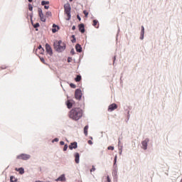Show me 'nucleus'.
<instances>
[{"instance_id":"obj_1","label":"nucleus","mask_w":182,"mask_h":182,"mask_svg":"<svg viewBox=\"0 0 182 182\" xmlns=\"http://www.w3.org/2000/svg\"><path fill=\"white\" fill-rule=\"evenodd\" d=\"M68 116L72 120L77 122V120H80L82 116H83V110L80 107L73 108L70 111Z\"/></svg>"},{"instance_id":"obj_2","label":"nucleus","mask_w":182,"mask_h":182,"mask_svg":"<svg viewBox=\"0 0 182 182\" xmlns=\"http://www.w3.org/2000/svg\"><path fill=\"white\" fill-rule=\"evenodd\" d=\"M54 48L56 52H63V50L66 49V44H65L62 41H57L54 43Z\"/></svg>"},{"instance_id":"obj_3","label":"nucleus","mask_w":182,"mask_h":182,"mask_svg":"<svg viewBox=\"0 0 182 182\" xmlns=\"http://www.w3.org/2000/svg\"><path fill=\"white\" fill-rule=\"evenodd\" d=\"M72 11V8L70 7V4L67 3L64 4V14L66 15V21H70V18L72 16L70 15V12Z\"/></svg>"},{"instance_id":"obj_4","label":"nucleus","mask_w":182,"mask_h":182,"mask_svg":"<svg viewBox=\"0 0 182 182\" xmlns=\"http://www.w3.org/2000/svg\"><path fill=\"white\" fill-rule=\"evenodd\" d=\"M18 160H29L31 159V155L26 154H21L16 156Z\"/></svg>"},{"instance_id":"obj_5","label":"nucleus","mask_w":182,"mask_h":182,"mask_svg":"<svg viewBox=\"0 0 182 182\" xmlns=\"http://www.w3.org/2000/svg\"><path fill=\"white\" fill-rule=\"evenodd\" d=\"M46 50L48 55L52 56L53 55V50H52V47L48 43L46 44Z\"/></svg>"},{"instance_id":"obj_6","label":"nucleus","mask_w":182,"mask_h":182,"mask_svg":"<svg viewBox=\"0 0 182 182\" xmlns=\"http://www.w3.org/2000/svg\"><path fill=\"white\" fill-rule=\"evenodd\" d=\"M38 15L41 22H46V17L43 16L42 9H38Z\"/></svg>"},{"instance_id":"obj_7","label":"nucleus","mask_w":182,"mask_h":182,"mask_svg":"<svg viewBox=\"0 0 182 182\" xmlns=\"http://www.w3.org/2000/svg\"><path fill=\"white\" fill-rule=\"evenodd\" d=\"M75 97L77 100H80L82 99V90L77 89L75 90Z\"/></svg>"},{"instance_id":"obj_8","label":"nucleus","mask_w":182,"mask_h":182,"mask_svg":"<svg viewBox=\"0 0 182 182\" xmlns=\"http://www.w3.org/2000/svg\"><path fill=\"white\" fill-rule=\"evenodd\" d=\"M149 139H145V140H144L142 142H141V144H142V149L144 150H147V144L149 143Z\"/></svg>"},{"instance_id":"obj_9","label":"nucleus","mask_w":182,"mask_h":182,"mask_svg":"<svg viewBox=\"0 0 182 182\" xmlns=\"http://www.w3.org/2000/svg\"><path fill=\"white\" fill-rule=\"evenodd\" d=\"M116 109H117V105L113 103L109 106L108 110L109 112H113V110H116Z\"/></svg>"},{"instance_id":"obj_10","label":"nucleus","mask_w":182,"mask_h":182,"mask_svg":"<svg viewBox=\"0 0 182 182\" xmlns=\"http://www.w3.org/2000/svg\"><path fill=\"white\" fill-rule=\"evenodd\" d=\"M70 150H73V149H77V142H73L69 146Z\"/></svg>"},{"instance_id":"obj_11","label":"nucleus","mask_w":182,"mask_h":182,"mask_svg":"<svg viewBox=\"0 0 182 182\" xmlns=\"http://www.w3.org/2000/svg\"><path fill=\"white\" fill-rule=\"evenodd\" d=\"M73 100H68L67 101V107H68V109H72L73 106Z\"/></svg>"},{"instance_id":"obj_12","label":"nucleus","mask_w":182,"mask_h":182,"mask_svg":"<svg viewBox=\"0 0 182 182\" xmlns=\"http://www.w3.org/2000/svg\"><path fill=\"white\" fill-rule=\"evenodd\" d=\"M55 181H66L65 174H63L60 176H59L57 179H55Z\"/></svg>"},{"instance_id":"obj_13","label":"nucleus","mask_w":182,"mask_h":182,"mask_svg":"<svg viewBox=\"0 0 182 182\" xmlns=\"http://www.w3.org/2000/svg\"><path fill=\"white\" fill-rule=\"evenodd\" d=\"M80 159V155L79 153H75V161L77 164H79V159Z\"/></svg>"},{"instance_id":"obj_14","label":"nucleus","mask_w":182,"mask_h":182,"mask_svg":"<svg viewBox=\"0 0 182 182\" xmlns=\"http://www.w3.org/2000/svg\"><path fill=\"white\" fill-rule=\"evenodd\" d=\"M79 31L81 33H85V24L81 23L79 25Z\"/></svg>"},{"instance_id":"obj_15","label":"nucleus","mask_w":182,"mask_h":182,"mask_svg":"<svg viewBox=\"0 0 182 182\" xmlns=\"http://www.w3.org/2000/svg\"><path fill=\"white\" fill-rule=\"evenodd\" d=\"M58 31H59V26L53 24V29H52L53 33H55V32H58Z\"/></svg>"},{"instance_id":"obj_16","label":"nucleus","mask_w":182,"mask_h":182,"mask_svg":"<svg viewBox=\"0 0 182 182\" xmlns=\"http://www.w3.org/2000/svg\"><path fill=\"white\" fill-rule=\"evenodd\" d=\"M140 39H141V40L144 39V26H141Z\"/></svg>"},{"instance_id":"obj_17","label":"nucleus","mask_w":182,"mask_h":182,"mask_svg":"<svg viewBox=\"0 0 182 182\" xmlns=\"http://www.w3.org/2000/svg\"><path fill=\"white\" fill-rule=\"evenodd\" d=\"M75 49L77 52H79V53L82 52V46H80V44H76Z\"/></svg>"},{"instance_id":"obj_18","label":"nucleus","mask_w":182,"mask_h":182,"mask_svg":"<svg viewBox=\"0 0 182 182\" xmlns=\"http://www.w3.org/2000/svg\"><path fill=\"white\" fill-rule=\"evenodd\" d=\"M92 25L95 28H99V21L97 20H93Z\"/></svg>"},{"instance_id":"obj_19","label":"nucleus","mask_w":182,"mask_h":182,"mask_svg":"<svg viewBox=\"0 0 182 182\" xmlns=\"http://www.w3.org/2000/svg\"><path fill=\"white\" fill-rule=\"evenodd\" d=\"M87 130H89V126L86 125L85 127H84V134L85 136H87Z\"/></svg>"},{"instance_id":"obj_20","label":"nucleus","mask_w":182,"mask_h":182,"mask_svg":"<svg viewBox=\"0 0 182 182\" xmlns=\"http://www.w3.org/2000/svg\"><path fill=\"white\" fill-rule=\"evenodd\" d=\"M75 82H80L82 80V76L80 75H77V77L75 79Z\"/></svg>"},{"instance_id":"obj_21","label":"nucleus","mask_w":182,"mask_h":182,"mask_svg":"<svg viewBox=\"0 0 182 182\" xmlns=\"http://www.w3.org/2000/svg\"><path fill=\"white\" fill-rule=\"evenodd\" d=\"M10 181L11 182H16V181H18V179H16L14 176H11Z\"/></svg>"},{"instance_id":"obj_22","label":"nucleus","mask_w":182,"mask_h":182,"mask_svg":"<svg viewBox=\"0 0 182 182\" xmlns=\"http://www.w3.org/2000/svg\"><path fill=\"white\" fill-rule=\"evenodd\" d=\"M41 5H43V6L49 5V1H41Z\"/></svg>"},{"instance_id":"obj_23","label":"nucleus","mask_w":182,"mask_h":182,"mask_svg":"<svg viewBox=\"0 0 182 182\" xmlns=\"http://www.w3.org/2000/svg\"><path fill=\"white\" fill-rule=\"evenodd\" d=\"M18 171H19L20 174H23V173H25V171L23 168H18Z\"/></svg>"},{"instance_id":"obj_24","label":"nucleus","mask_w":182,"mask_h":182,"mask_svg":"<svg viewBox=\"0 0 182 182\" xmlns=\"http://www.w3.org/2000/svg\"><path fill=\"white\" fill-rule=\"evenodd\" d=\"M39 53H40V55H43V53H45V49H43V48L40 49Z\"/></svg>"},{"instance_id":"obj_25","label":"nucleus","mask_w":182,"mask_h":182,"mask_svg":"<svg viewBox=\"0 0 182 182\" xmlns=\"http://www.w3.org/2000/svg\"><path fill=\"white\" fill-rule=\"evenodd\" d=\"M83 14H84L85 18H87V16H88V15H89V12H87V11L85 10V11H83Z\"/></svg>"},{"instance_id":"obj_26","label":"nucleus","mask_w":182,"mask_h":182,"mask_svg":"<svg viewBox=\"0 0 182 182\" xmlns=\"http://www.w3.org/2000/svg\"><path fill=\"white\" fill-rule=\"evenodd\" d=\"M33 10V6H32V4H28V11H32Z\"/></svg>"},{"instance_id":"obj_27","label":"nucleus","mask_w":182,"mask_h":182,"mask_svg":"<svg viewBox=\"0 0 182 182\" xmlns=\"http://www.w3.org/2000/svg\"><path fill=\"white\" fill-rule=\"evenodd\" d=\"M70 87H72L73 89H76V85H75V84H73V83L70 84Z\"/></svg>"},{"instance_id":"obj_28","label":"nucleus","mask_w":182,"mask_h":182,"mask_svg":"<svg viewBox=\"0 0 182 182\" xmlns=\"http://www.w3.org/2000/svg\"><path fill=\"white\" fill-rule=\"evenodd\" d=\"M33 28H39L40 25L39 23H36V24H33Z\"/></svg>"},{"instance_id":"obj_29","label":"nucleus","mask_w":182,"mask_h":182,"mask_svg":"<svg viewBox=\"0 0 182 182\" xmlns=\"http://www.w3.org/2000/svg\"><path fill=\"white\" fill-rule=\"evenodd\" d=\"M40 60H41V62H42V63H44V65L46 64L45 63V58H40Z\"/></svg>"},{"instance_id":"obj_30","label":"nucleus","mask_w":182,"mask_h":182,"mask_svg":"<svg viewBox=\"0 0 182 182\" xmlns=\"http://www.w3.org/2000/svg\"><path fill=\"white\" fill-rule=\"evenodd\" d=\"M108 150H114V146H109L107 147Z\"/></svg>"},{"instance_id":"obj_31","label":"nucleus","mask_w":182,"mask_h":182,"mask_svg":"<svg viewBox=\"0 0 182 182\" xmlns=\"http://www.w3.org/2000/svg\"><path fill=\"white\" fill-rule=\"evenodd\" d=\"M66 150H68V144H65L63 148L64 151H66Z\"/></svg>"},{"instance_id":"obj_32","label":"nucleus","mask_w":182,"mask_h":182,"mask_svg":"<svg viewBox=\"0 0 182 182\" xmlns=\"http://www.w3.org/2000/svg\"><path fill=\"white\" fill-rule=\"evenodd\" d=\"M96 171V168H95V166H92V168L90 170V172L92 173V171Z\"/></svg>"},{"instance_id":"obj_33","label":"nucleus","mask_w":182,"mask_h":182,"mask_svg":"<svg viewBox=\"0 0 182 182\" xmlns=\"http://www.w3.org/2000/svg\"><path fill=\"white\" fill-rule=\"evenodd\" d=\"M47 16H50L52 15V13L50 11H48L46 14Z\"/></svg>"},{"instance_id":"obj_34","label":"nucleus","mask_w":182,"mask_h":182,"mask_svg":"<svg viewBox=\"0 0 182 182\" xmlns=\"http://www.w3.org/2000/svg\"><path fill=\"white\" fill-rule=\"evenodd\" d=\"M72 38H73V40H72L73 43H75L76 42V38H75V36H72Z\"/></svg>"},{"instance_id":"obj_35","label":"nucleus","mask_w":182,"mask_h":182,"mask_svg":"<svg viewBox=\"0 0 182 182\" xmlns=\"http://www.w3.org/2000/svg\"><path fill=\"white\" fill-rule=\"evenodd\" d=\"M55 141H59V139L58 138H55L53 140V143L55 142Z\"/></svg>"},{"instance_id":"obj_36","label":"nucleus","mask_w":182,"mask_h":182,"mask_svg":"<svg viewBox=\"0 0 182 182\" xmlns=\"http://www.w3.org/2000/svg\"><path fill=\"white\" fill-rule=\"evenodd\" d=\"M60 146H64L65 145V142L63 141H61L60 142Z\"/></svg>"},{"instance_id":"obj_37","label":"nucleus","mask_w":182,"mask_h":182,"mask_svg":"<svg viewBox=\"0 0 182 182\" xmlns=\"http://www.w3.org/2000/svg\"><path fill=\"white\" fill-rule=\"evenodd\" d=\"M117 161V156H115V157H114V164H116Z\"/></svg>"},{"instance_id":"obj_38","label":"nucleus","mask_w":182,"mask_h":182,"mask_svg":"<svg viewBox=\"0 0 182 182\" xmlns=\"http://www.w3.org/2000/svg\"><path fill=\"white\" fill-rule=\"evenodd\" d=\"M41 49H43V48H42V46H38V50H40Z\"/></svg>"},{"instance_id":"obj_39","label":"nucleus","mask_w":182,"mask_h":182,"mask_svg":"<svg viewBox=\"0 0 182 182\" xmlns=\"http://www.w3.org/2000/svg\"><path fill=\"white\" fill-rule=\"evenodd\" d=\"M107 182H112L109 176L107 177Z\"/></svg>"},{"instance_id":"obj_40","label":"nucleus","mask_w":182,"mask_h":182,"mask_svg":"<svg viewBox=\"0 0 182 182\" xmlns=\"http://www.w3.org/2000/svg\"><path fill=\"white\" fill-rule=\"evenodd\" d=\"M77 18L78 19V21H82V18L79 15L77 16Z\"/></svg>"},{"instance_id":"obj_41","label":"nucleus","mask_w":182,"mask_h":182,"mask_svg":"<svg viewBox=\"0 0 182 182\" xmlns=\"http://www.w3.org/2000/svg\"><path fill=\"white\" fill-rule=\"evenodd\" d=\"M88 144H93V142L92 141V140L88 141Z\"/></svg>"},{"instance_id":"obj_42","label":"nucleus","mask_w":182,"mask_h":182,"mask_svg":"<svg viewBox=\"0 0 182 182\" xmlns=\"http://www.w3.org/2000/svg\"><path fill=\"white\" fill-rule=\"evenodd\" d=\"M45 9H49V6H44Z\"/></svg>"},{"instance_id":"obj_43","label":"nucleus","mask_w":182,"mask_h":182,"mask_svg":"<svg viewBox=\"0 0 182 182\" xmlns=\"http://www.w3.org/2000/svg\"><path fill=\"white\" fill-rule=\"evenodd\" d=\"M75 29H76V26H73L72 27V30H73V31H75Z\"/></svg>"},{"instance_id":"obj_44","label":"nucleus","mask_w":182,"mask_h":182,"mask_svg":"<svg viewBox=\"0 0 182 182\" xmlns=\"http://www.w3.org/2000/svg\"><path fill=\"white\" fill-rule=\"evenodd\" d=\"M33 0H28V2H32Z\"/></svg>"},{"instance_id":"obj_45","label":"nucleus","mask_w":182,"mask_h":182,"mask_svg":"<svg viewBox=\"0 0 182 182\" xmlns=\"http://www.w3.org/2000/svg\"><path fill=\"white\" fill-rule=\"evenodd\" d=\"M73 0H70V2H72Z\"/></svg>"},{"instance_id":"obj_46","label":"nucleus","mask_w":182,"mask_h":182,"mask_svg":"<svg viewBox=\"0 0 182 182\" xmlns=\"http://www.w3.org/2000/svg\"><path fill=\"white\" fill-rule=\"evenodd\" d=\"M119 154H122V151L119 152Z\"/></svg>"},{"instance_id":"obj_47","label":"nucleus","mask_w":182,"mask_h":182,"mask_svg":"<svg viewBox=\"0 0 182 182\" xmlns=\"http://www.w3.org/2000/svg\"><path fill=\"white\" fill-rule=\"evenodd\" d=\"M181 182H182V178H181Z\"/></svg>"}]
</instances>
